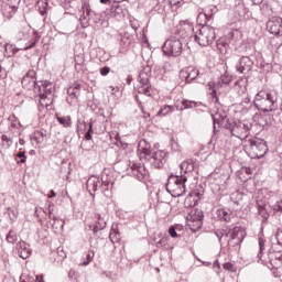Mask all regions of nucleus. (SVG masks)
Listing matches in <instances>:
<instances>
[{
    "mask_svg": "<svg viewBox=\"0 0 282 282\" xmlns=\"http://www.w3.org/2000/svg\"><path fill=\"white\" fill-rule=\"evenodd\" d=\"M138 94L143 96H151V85H142L138 87Z\"/></svg>",
    "mask_w": 282,
    "mask_h": 282,
    "instance_id": "e433bc0d",
    "label": "nucleus"
},
{
    "mask_svg": "<svg viewBox=\"0 0 282 282\" xmlns=\"http://www.w3.org/2000/svg\"><path fill=\"white\" fill-rule=\"evenodd\" d=\"M19 3H21V0H7L3 8L4 17L8 19L14 17V14H17V10H19Z\"/></svg>",
    "mask_w": 282,
    "mask_h": 282,
    "instance_id": "dca6fc26",
    "label": "nucleus"
},
{
    "mask_svg": "<svg viewBox=\"0 0 282 282\" xmlns=\"http://www.w3.org/2000/svg\"><path fill=\"white\" fill-rule=\"evenodd\" d=\"M138 80L140 85H151V67H144L140 73Z\"/></svg>",
    "mask_w": 282,
    "mask_h": 282,
    "instance_id": "aec40b11",
    "label": "nucleus"
},
{
    "mask_svg": "<svg viewBox=\"0 0 282 282\" xmlns=\"http://www.w3.org/2000/svg\"><path fill=\"white\" fill-rule=\"evenodd\" d=\"M140 166H142V165H138V164H135V163H133L132 165H131V169H132V173H135L137 171H138V169H140Z\"/></svg>",
    "mask_w": 282,
    "mask_h": 282,
    "instance_id": "0e129e2a",
    "label": "nucleus"
},
{
    "mask_svg": "<svg viewBox=\"0 0 282 282\" xmlns=\"http://www.w3.org/2000/svg\"><path fill=\"white\" fill-rule=\"evenodd\" d=\"M56 120L59 124H62V127H72V117L69 116L61 117L56 115Z\"/></svg>",
    "mask_w": 282,
    "mask_h": 282,
    "instance_id": "473e14b6",
    "label": "nucleus"
},
{
    "mask_svg": "<svg viewBox=\"0 0 282 282\" xmlns=\"http://www.w3.org/2000/svg\"><path fill=\"white\" fill-rule=\"evenodd\" d=\"M132 175L133 177H137L139 182H142V180H147V177H149V170H147L144 164H142L134 173H132Z\"/></svg>",
    "mask_w": 282,
    "mask_h": 282,
    "instance_id": "5701e85b",
    "label": "nucleus"
},
{
    "mask_svg": "<svg viewBox=\"0 0 282 282\" xmlns=\"http://www.w3.org/2000/svg\"><path fill=\"white\" fill-rule=\"evenodd\" d=\"M166 152L159 150L156 152H152L150 156H148V159H145L144 161L149 162V164H151V166H153L154 169H162V166L166 164Z\"/></svg>",
    "mask_w": 282,
    "mask_h": 282,
    "instance_id": "1a4fd4ad",
    "label": "nucleus"
},
{
    "mask_svg": "<svg viewBox=\"0 0 282 282\" xmlns=\"http://www.w3.org/2000/svg\"><path fill=\"white\" fill-rule=\"evenodd\" d=\"M169 235H170V237H172L173 239H175V238L178 237V236H177V231L175 230V226H171V227L169 228Z\"/></svg>",
    "mask_w": 282,
    "mask_h": 282,
    "instance_id": "3c124183",
    "label": "nucleus"
},
{
    "mask_svg": "<svg viewBox=\"0 0 282 282\" xmlns=\"http://www.w3.org/2000/svg\"><path fill=\"white\" fill-rule=\"evenodd\" d=\"M227 41L229 42V45H235L241 39V33L238 30L231 31L227 37Z\"/></svg>",
    "mask_w": 282,
    "mask_h": 282,
    "instance_id": "c85d7f7f",
    "label": "nucleus"
},
{
    "mask_svg": "<svg viewBox=\"0 0 282 282\" xmlns=\"http://www.w3.org/2000/svg\"><path fill=\"white\" fill-rule=\"evenodd\" d=\"M259 246H260V251L258 253V259H261V254L263 250H265V240H263V238H259Z\"/></svg>",
    "mask_w": 282,
    "mask_h": 282,
    "instance_id": "37998d69",
    "label": "nucleus"
},
{
    "mask_svg": "<svg viewBox=\"0 0 282 282\" xmlns=\"http://www.w3.org/2000/svg\"><path fill=\"white\" fill-rule=\"evenodd\" d=\"M36 8L41 17H47V8H50L47 0H37Z\"/></svg>",
    "mask_w": 282,
    "mask_h": 282,
    "instance_id": "393cba45",
    "label": "nucleus"
},
{
    "mask_svg": "<svg viewBox=\"0 0 282 282\" xmlns=\"http://www.w3.org/2000/svg\"><path fill=\"white\" fill-rule=\"evenodd\" d=\"M96 226L93 229L94 235L98 232V230H105L107 228V215L100 212L95 213Z\"/></svg>",
    "mask_w": 282,
    "mask_h": 282,
    "instance_id": "a211bd4d",
    "label": "nucleus"
},
{
    "mask_svg": "<svg viewBox=\"0 0 282 282\" xmlns=\"http://www.w3.org/2000/svg\"><path fill=\"white\" fill-rule=\"evenodd\" d=\"M216 47L218 52H220L221 54H228V50H230V44L228 42V39L221 37L217 40Z\"/></svg>",
    "mask_w": 282,
    "mask_h": 282,
    "instance_id": "4be33fe9",
    "label": "nucleus"
},
{
    "mask_svg": "<svg viewBox=\"0 0 282 282\" xmlns=\"http://www.w3.org/2000/svg\"><path fill=\"white\" fill-rule=\"evenodd\" d=\"M215 14H217V7L210 6L205 9L204 17L206 21H210Z\"/></svg>",
    "mask_w": 282,
    "mask_h": 282,
    "instance_id": "7c9ffc66",
    "label": "nucleus"
},
{
    "mask_svg": "<svg viewBox=\"0 0 282 282\" xmlns=\"http://www.w3.org/2000/svg\"><path fill=\"white\" fill-rule=\"evenodd\" d=\"M220 83L221 85H230V83H232V76L228 73H225L220 76Z\"/></svg>",
    "mask_w": 282,
    "mask_h": 282,
    "instance_id": "58836bf2",
    "label": "nucleus"
},
{
    "mask_svg": "<svg viewBox=\"0 0 282 282\" xmlns=\"http://www.w3.org/2000/svg\"><path fill=\"white\" fill-rule=\"evenodd\" d=\"M257 120L260 127H270L272 124V116L271 115H258L253 117Z\"/></svg>",
    "mask_w": 282,
    "mask_h": 282,
    "instance_id": "412c9836",
    "label": "nucleus"
},
{
    "mask_svg": "<svg viewBox=\"0 0 282 282\" xmlns=\"http://www.w3.org/2000/svg\"><path fill=\"white\" fill-rule=\"evenodd\" d=\"M37 85L40 86V93H36V95L40 96V98H43V96H45L43 91H45V89H48L51 84L48 80H45V82H37Z\"/></svg>",
    "mask_w": 282,
    "mask_h": 282,
    "instance_id": "f704fd0d",
    "label": "nucleus"
},
{
    "mask_svg": "<svg viewBox=\"0 0 282 282\" xmlns=\"http://www.w3.org/2000/svg\"><path fill=\"white\" fill-rule=\"evenodd\" d=\"M74 274H75L74 271L70 270V271L68 272V278H69V279H74Z\"/></svg>",
    "mask_w": 282,
    "mask_h": 282,
    "instance_id": "774afa93",
    "label": "nucleus"
},
{
    "mask_svg": "<svg viewBox=\"0 0 282 282\" xmlns=\"http://www.w3.org/2000/svg\"><path fill=\"white\" fill-rule=\"evenodd\" d=\"M24 275H22L20 278V282H34V278L31 275H28L26 279L23 278Z\"/></svg>",
    "mask_w": 282,
    "mask_h": 282,
    "instance_id": "13d9d810",
    "label": "nucleus"
},
{
    "mask_svg": "<svg viewBox=\"0 0 282 282\" xmlns=\"http://www.w3.org/2000/svg\"><path fill=\"white\" fill-rule=\"evenodd\" d=\"M17 158L20 159V163L21 164H25L26 160H28V156L25 155V151H20L18 154H17Z\"/></svg>",
    "mask_w": 282,
    "mask_h": 282,
    "instance_id": "a18cd8bd",
    "label": "nucleus"
},
{
    "mask_svg": "<svg viewBox=\"0 0 282 282\" xmlns=\"http://www.w3.org/2000/svg\"><path fill=\"white\" fill-rule=\"evenodd\" d=\"M100 185L106 191L109 188V187H107L108 185L105 184V182L101 183L100 178H98L96 176L89 177L86 182V188H87V191H89V193H91V191H93V193H96V191H98V186H100Z\"/></svg>",
    "mask_w": 282,
    "mask_h": 282,
    "instance_id": "f3484780",
    "label": "nucleus"
},
{
    "mask_svg": "<svg viewBox=\"0 0 282 282\" xmlns=\"http://www.w3.org/2000/svg\"><path fill=\"white\" fill-rule=\"evenodd\" d=\"M32 254V250L28 248V245L25 242L19 243V256L21 259H28Z\"/></svg>",
    "mask_w": 282,
    "mask_h": 282,
    "instance_id": "a878e982",
    "label": "nucleus"
},
{
    "mask_svg": "<svg viewBox=\"0 0 282 282\" xmlns=\"http://www.w3.org/2000/svg\"><path fill=\"white\" fill-rule=\"evenodd\" d=\"M48 217L50 219H53V224L52 227L55 230H63V226H65V220L61 219V218H56V216L52 217V209H48Z\"/></svg>",
    "mask_w": 282,
    "mask_h": 282,
    "instance_id": "b1692460",
    "label": "nucleus"
},
{
    "mask_svg": "<svg viewBox=\"0 0 282 282\" xmlns=\"http://www.w3.org/2000/svg\"><path fill=\"white\" fill-rule=\"evenodd\" d=\"M35 281H36V282H45V280H44V278H43V274L36 275V276H35Z\"/></svg>",
    "mask_w": 282,
    "mask_h": 282,
    "instance_id": "69168bd1",
    "label": "nucleus"
},
{
    "mask_svg": "<svg viewBox=\"0 0 282 282\" xmlns=\"http://www.w3.org/2000/svg\"><path fill=\"white\" fill-rule=\"evenodd\" d=\"M261 12L262 14H270V12L272 11V7H270V4L268 3H263L261 7Z\"/></svg>",
    "mask_w": 282,
    "mask_h": 282,
    "instance_id": "79ce46f5",
    "label": "nucleus"
},
{
    "mask_svg": "<svg viewBox=\"0 0 282 282\" xmlns=\"http://www.w3.org/2000/svg\"><path fill=\"white\" fill-rule=\"evenodd\" d=\"M170 6H180L182 3V0H169Z\"/></svg>",
    "mask_w": 282,
    "mask_h": 282,
    "instance_id": "e2e57ef3",
    "label": "nucleus"
},
{
    "mask_svg": "<svg viewBox=\"0 0 282 282\" xmlns=\"http://www.w3.org/2000/svg\"><path fill=\"white\" fill-rule=\"evenodd\" d=\"M111 12L113 13L115 12V14H122V7H120V6H112L111 7Z\"/></svg>",
    "mask_w": 282,
    "mask_h": 282,
    "instance_id": "8fccbe9b",
    "label": "nucleus"
},
{
    "mask_svg": "<svg viewBox=\"0 0 282 282\" xmlns=\"http://www.w3.org/2000/svg\"><path fill=\"white\" fill-rule=\"evenodd\" d=\"M209 87V94L213 96V100L215 102H219V98H217V90H215V84L214 83H209L208 84Z\"/></svg>",
    "mask_w": 282,
    "mask_h": 282,
    "instance_id": "a19ab883",
    "label": "nucleus"
},
{
    "mask_svg": "<svg viewBox=\"0 0 282 282\" xmlns=\"http://www.w3.org/2000/svg\"><path fill=\"white\" fill-rule=\"evenodd\" d=\"M186 36H188V32H186L185 29H176L174 34L170 36L162 46V51L165 56H182V53L184 52V44L182 41H184Z\"/></svg>",
    "mask_w": 282,
    "mask_h": 282,
    "instance_id": "f257e3e1",
    "label": "nucleus"
},
{
    "mask_svg": "<svg viewBox=\"0 0 282 282\" xmlns=\"http://www.w3.org/2000/svg\"><path fill=\"white\" fill-rule=\"evenodd\" d=\"M82 10L84 12L79 19L82 28H89V21H93L96 25H102V14L91 10L88 1L83 2Z\"/></svg>",
    "mask_w": 282,
    "mask_h": 282,
    "instance_id": "0eeeda50",
    "label": "nucleus"
},
{
    "mask_svg": "<svg viewBox=\"0 0 282 282\" xmlns=\"http://www.w3.org/2000/svg\"><path fill=\"white\" fill-rule=\"evenodd\" d=\"M141 111L143 113V118H151V113L144 110V106H141Z\"/></svg>",
    "mask_w": 282,
    "mask_h": 282,
    "instance_id": "680f3d73",
    "label": "nucleus"
},
{
    "mask_svg": "<svg viewBox=\"0 0 282 282\" xmlns=\"http://www.w3.org/2000/svg\"><path fill=\"white\" fill-rule=\"evenodd\" d=\"M180 167H181V175L182 173H185V174L193 173V171H195V163L185 161L181 163Z\"/></svg>",
    "mask_w": 282,
    "mask_h": 282,
    "instance_id": "cd10ccee",
    "label": "nucleus"
},
{
    "mask_svg": "<svg viewBox=\"0 0 282 282\" xmlns=\"http://www.w3.org/2000/svg\"><path fill=\"white\" fill-rule=\"evenodd\" d=\"M227 231L216 230L215 235L218 238V241H221V238L226 237Z\"/></svg>",
    "mask_w": 282,
    "mask_h": 282,
    "instance_id": "864d4df0",
    "label": "nucleus"
},
{
    "mask_svg": "<svg viewBox=\"0 0 282 282\" xmlns=\"http://www.w3.org/2000/svg\"><path fill=\"white\" fill-rule=\"evenodd\" d=\"M229 239L237 240L236 243H241L243 241V237H246V231L241 227H235L225 234Z\"/></svg>",
    "mask_w": 282,
    "mask_h": 282,
    "instance_id": "6ab92c4d",
    "label": "nucleus"
},
{
    "mask_svg": "<svg viewBox=\"0 0 282 282\" xmlns=\"http://www.w3.org/2000/svg\"><path fill=\"white\" fill-rule=\"evenodd\" d=\"M186 182H188L186 175L171 174L166 183L167 193H170L172 197H182V195H185L186 193Z\"/></svg>",
    "mask_w": 282,
    "mask_h": 282,
    "instance_id": "20e7f679",
    "label": "nucleus"
},
{
    "mask_svg": "<svg viewBox=\"0 0 282 282\" xmlns=\"http://www.w3.org/2000/svg\"><path fill=\"white\" fill-rule=\"evenodd\" d=\"M199 76V69L193 66L186 67L185 69H182L180 72V77L182 78V80H185V83H193V80H197Z\"/></svg>",
    "mask_w": 282,
    "mask_h": 282,
    "instance_id": "4468645a",
    "label": "nucleus"
},
{
    "mask_svg": "<svg viewBox=\"0 0 282 282\" xmlns=\"http://www.w3.org/2000/svg\"><path fill=\"white\" fill-rule=\"evenodd\" d=\"M8 76V74H6V68H3L1 65H0V78H6Z\"/></svg>",
    "mask_w": 282,
    "mask_h": 282,
    "instance_id": "052dcab7",
    "label": "nucleus"
},
{
    "mask_svg": "<svg viewBox=\"0 0 282 282\" xmlns=\"http://www.w3.org/2000/svg\"><path fill=\"white\" fill-rule=\"evenodd\" d=\"M77 133H82L84 135V140H91V133H94V120L90 119L87 124L85 119H78Z\"/></svg>",
    "mask_w": 282,
    "mask_h": 282,
    "instance_id": "9d476101",
    "label": "nucleus"
},
{
    "mask_svg": "<svg viewBox=\"0 0 282 282\" xmlns=\"http://www.w3.org/2000/svg\"><path fill=\"white\" fill-rule=\"evenodd\" d=\"M243 150L251 160H261L268 153V142L263 139L251 138L246 141Z\"/></svg>",
    "mask_w": 282,
    "mask_h": 282,
    "instance_id": "f03ea898",
    "label": "nucleus"
},
{
    "mask_svg": "<svg viewBox=\"0 0 282 282\" xmlns=\"http://www.w3.org/2000/svg\"><path fill=\"white\" fill-rule=\"evenodd\" d=\"M253 105L259 111H263L264 113H270V111H276L279 109L276 96L263 90L257 94Z\"/></svg>",
    "mask_w": 282,
    "mask_h": 282,
    "instance_id": "7ed1b4c3",
    "label": "nucleus"
},
{
    "mask_svg": "<svg viewBox=\"0 0 282 282\" xmlns=\"http://www.w3.org/2000/svg\"><path fill=\"white\" fill-rule=\"evenodd\" d=\"M17 232H14V230H10L9 234L7 235V241L8 243H17Z\"/></svg>",
    "mask_w": 282,
    "mask_h": 282,
    "instance_id": "ea45409f",
    "label": "nucleus"
},
{
    "mask_svg": "<svg viewBox=\"0 0 282 282\" xmlns=\"http://www.w3.org/2000/svg\"><path fill=\"white\" fill-rule=\"evenodd\" d=\"M22 87L23 89H28L29 91H34V94H41V86L39 82H36V77H34V72L29 70L25 76L22 77Z\"/></svg>",
    "mask_w": 282,
    "mask_h": 282,
    "instance_id": "6e6552de",
    "label": "nucleus"
},
{
    "mask_svg": "<svg viewBox=\"0 0 282 282\" xmlns=\"http://www.w3.org/2000/svg\"><path fill=\"white\" fill-rule=\"evenodd\" d=\"M234 268H235V265L231 262H226L224 264V269L228 270V272H232Z\"/></svg>",
    "mask_w": 282,
    "mask_h": 282,
    "instance_id": "4d7b16f0",
    "label": "nucleus"
},
{
    "mask_svg": "<svg viewBox=\"0 0 282 282\" xmlns=\"http://www.w3.org/2000/svg\"><path fill=\"white\" fill-rule=\"evenodd\" d=\"M194 107H197V102L184 99L182 101V107L180 108V110L184 111V109H194Z\"/></svg>",
    "mask_w": 282,
    "mask_h": 282,
    "instance_id": "c9c22d12",
    "label": "nucleus"
},
{
    "mask_svg": "<svg viewBox=\"0 0 282 282\" xmlns=\"http://www.w3.org/2000/svg\"><path fill=\"white\" fill-rule=\"evenodd\" d=\"M175 111V106H163L156 113V116H169V113H173Z\"/></svg>",
    "mask_w": 282,
    "mask_h": 282,
    "instance_id": "72a5a7b5",
    "label": "nucleus"
},
{
    "mask_svg": "<svg viewBox=\"0 0 282 282\" xmlns=\"http://www.w3.org/2000/svg\"><path fill=\"white\" fill-rule=\"evenodd\" d=\"M217 214L223 221L229 223L235 219V216H232V214L228 213L226 209H218Z\"/></svg>",
    "mask_w": 282,
    "mask_h": 282,
    "instance_id": "c756f323",
    "label": "nucleus"
},
{
    "mask_svg": "<svg viewBox=\"0 0 282 282\" xmlns=\"http://www.w3.org/2000/svg\"><path fill=\"white\" fill-rule=\"evenodd\" d=\"M278 246H282V230H279L275 235Z\"/></svg>",
    "mask_w": 282,
    "mask_h": 282,
    "instance_id": "603ef678",
    "label": "nucleus"
},
{
    "mask_svg": "<svg viewBox=\"0 0 282 282\" xmlns=\"http://www.w3.org/2000/svg\"><path fill=\"white\" fill-rule=\"evenodd\" d=\"M225 129L230 131L231 135L239 138V140H246L250 135V129H252V123L243 122L234 119H227L225 122Z\"/></svg>",
    "mask_w": 282,
    "mask_h": 282,
    "instance_id": "39448f33",
    "label": "nucleus"
},
{
    "mask_svg": "<svg viewBox=\"0 0 282 282\" xmlns=\"http://www.w3.org/2000/svg\"><path fill=\"white\" fill-rule=\"evenodd\" d=\"M138 151L140 153V160H147L151 158L153 149H151V143L145 139L139 141Z\"/></svg>",
    "mask_w": 282,
    "mask_h": 282,
    "instance_id": "2eb2a0df",
    "label": "nucleus"
},
{
    "mask_svg": "<svg viewBox=\"0 0 282 282\" xmlns=\"http://www.w3.org/2000/svg\"><path fill=\"white\" fill-rule=\"evenodd\" d=\"M167 241V238H162L160 241L156 242V248H163V246H166Z\"/></svg>",
    "mask_w": 282,
    "mask_h": 282,
    "instance_id": "6e6d98bb",
    "label": "nucleus"
},
{
    "mask_svg": "<svg viewBox=\"0 0 282 282\" xmlns=\"http://www.w3.org/2000/svg\"><path fill=\"white\" fill-rule=\"evenodd\" d=\"M94 251H88L86 254V261L83 263V265H89L91 263V259H94Z\"/></svg>",
    "mask_w": 282,
    "mask_h": 282,
    "instance_id": "49530a36",
    "label": "nucleus"
},
{
    "mask_svg": "<svg viewBox=\"0 0 282 282\" xmlns=\"http://www.w3.org/2000/svg\"><path fill=\"white\" fill-rule=\"evenodd\" d=\"M217 39V33L215 32V28L204 24L199 26L195 32V41L202 47H208Z\"/></svg>",
    "mask_w": 282,
    "mask_h": 282,
    "instance_id": "423d86ee",
    "label": "nucleus"
},
{
    "mask_svg": "<svg viewBox=\"0 0 282 282\" xmlns=\"http://www.w3.org/2000/svg\"><path fill=\"white\" fill-rule=\"evenodd\" d=\"M110 72H111V68L108 66H104L102 68H100L101 76H107Z\"/></svg>",
    "mask_w": 282,
    "mask_h": 282,
    "instance_id": "5fc2aeb1",
    "label": "nucleus"
},
{
    "mask_svg": "<svg viewBox=\"0 0 282 282\" xmlns=\"http://www.w3.org/2000/svg\"><path fill=\"white\" fill-rule=\"evenodd\" d=\"M45 138H47V133L45 131H36L32 137V140H35L37 144H43L45 142Z\"/></svg>",
    "mask_w": 282,
    "mask_h": 282,
    "instance_id": "2f4dec72",
    "label": "nucleus"
},
{
    "mask_svg": "<svg viewBox=\"0 0 282 282\" xmlns=\"http://www.w3.org/2000/svg\"><path fill=\"white\" fill-rule=\"evenodd\" d=\"M269 262L275 270L282 268V250H276V245H273L269 250Z\"/></svg>",
    "mask_w": 282,
    "mask_h": 282,
    "instance_id": "9b49d317",
    "label": "nucleus"
},
{
    "mask_svg": "<svg viewBox=\"0 0 282 282\" xmlns=\"http://www.w3.org/2000/svg\"><path fill=\"white\" fill-rule=\"evenodd\" d=\"M253 6H261V3H263V0H250Z\"/></svg>",
    "mask_w": 282,
    "mask_h": 282,
    "instance_id": "338daca9",
    "label": "nucleus"
},
{
    "mask_svg": "<svg viewBox=\"0 0 282 282\" xmlns=\"http://www.w3.org/2000/svg\"><path fill=\"white\" fill-rule=\"evenodd\" d=\"M1 140L2 142H6L7 149H10L12 147V139L9 138L8 135L2 134Z\"/></svg>",
    "mask_w": 282,
    "mask_h": 282,
    "instance_id": "c03bdc74",
    "label": "nucleus"
},
{
    "mask_svg": "<svg viewBox=\"0 0 282 282\" xmlns=\"http://www.w3.org/2000/svg\"><path fill=\"white\" fill-rule=\"evenodd\" d=\"M273 210L275 213H282V199L276 202V204L273 205Z\"/></svg>",
    "mask_w": 282,
    "mask_h": 282,
    "instance_id": "09e8293b",
    "label": "nucleus"
},
{
    "mask_svg": "<svg viewBox=\"0 0 282 282\" xmlns=\"http://www.w3.org/2000/svg\"><path fill=\"white\" fill-rule=\"evenodd\" d=\"M257 204H258L259 215L263 219H268L270 217V214H268V209H265V205H261V203H259V202Z\"/></svg>",
    "mask_w": 282,
    "mask_h": 282,
    "instance_id": "4c0bfd02",
    "label": "nucleus"
},
{
    "mask_svg": "<svg viewBox=\"0 0 282 282\" xmlns=\"http://www.w3.org/2000/svg\"><path fill=\"white\" fill-rule=\"evenodd\" d=\"M84 61H85V59H83V56H77V57L75 58V69H78V67H82Z\"/></svg>",
    "mask_w": 282,
    "mask_h": 282,
    "instance_id": "de8ad7c7",
    "label": "nucleus"
},
{
    "mask_svg": "<svg viewBox=\"0 0 282 282\" xmlns=\"http://www.w3.org/2000/svg\"><path fill=\"white\" fill-rule=\"evenodd\" d=\"M197 219H198V228H202V221L204 219V214L203 213H198Z\"/></svg>",
    "mask_w": 282,
    "mask_h": 282,
    "instance_id": "bf43d9fd",
    "label": "nucleus"
},
{
    "mask_svg": "<svg viewBox=\"0 0 282 282\" xmlns=\"http://www.w3.org/2000/svg\"><path fill=\"white\" fill-rule=\"evenodd\" d=\"M267 30L273 36H282V18L273 17L267 22Z\"/></svg>",
    "mask_w": 282,
    "mask_h": 282,
    "instance_id": "f8f14e48",
    "label": "nucleus"
},
{
    "mask_svg": "<svg viewBox=\"0 0 282 282\" xmlns=\"http://www.w3.org/2000/svg\"><path fill=\"white\" fill-rule=\"evenodd\" d=\"M67 95L69 98H74L75 100H78V97L80 96V85L75 84L74 86H70L67 89Z\"/></svg>",
    "mask_w": 282,
    "mask_h": 282,
    "instance_id": "bb28decb",
    "label": "nucleus"
},
{
    "mask_svg": "<svg viewBox=\"0 0 282 282\" xmlns=\"http://www.w3.org/2000/svg\"><path fill=\"white\" fill-rule=\"evenodd\" d=\"M252 67H254V62L250 56H242L236 65V69L239 74H248L252 72Z\"/></svg>",
    "mask_w": 282,
    "mask_h": 282,
    "instance_id": "ddd939ff",
    "label": "nucleus"
}]
</instances>
